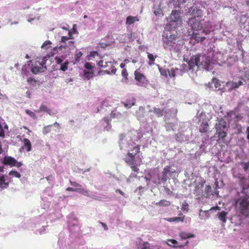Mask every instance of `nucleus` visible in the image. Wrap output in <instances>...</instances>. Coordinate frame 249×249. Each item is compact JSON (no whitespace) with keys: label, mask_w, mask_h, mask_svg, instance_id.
<instances>
[{"label":"nucleus","mask_w":249,"mask_h":249,"mask_svg":"<svg viewBox=\"0 0 249 249\" xmlns=\"http://www.w3.org/2000/svg\"><path fill=\"white\" fill-rule=\"evenodd\" d=\"M140 145H136L131 148L127 153L125 159V162L130 167L132 171L138 173L140 169L139 167L141 165L142 160L140 159V162L136 163V156L139 154L140 151Z\"/></svg>","instance_id":"nucleus-1"},{"label":"nucleus","mask_w":249,"mask_h":249,"mask_svg":"<svg viewBox=\"0 0 249 249\" xmlns=\"http://www.w3.org/2000/svg\"><path fill=\"white\" fill-rule=\"evenodd\" d=\"M246 189L243 188L241 194L243 196H240L237 201V203L239 206V209L240 213L246 217H249V196L248 192H246Z\"/></svg>","instance_id":"nucleus-2"},{"label":"nucleus","mask_w":249,"mask_h":249,"mask_svg":"<svg viewBox=\"0 0 249 249\" xmlns=\"http://www.w3.org/2000/svg\"><path fill=\"white\" fill-rule=\"evenodd\" d=\"M195 9L193 10L192 14L194 16L190 18L188 21V25L195 31H198L202 28L201 21L202 19V11L200 9H196V14Z\"/></svg>","instance_id":"nucleus-3"},{"label":"nucleus","mask_w":249,"mask_h":249,"mask_svg":"<svg viewBox=\"0 0 249 249\" xmlns=\"http://www.w3.org/2000/svg\"><path fill=\"white\" fill-rule=\"evenodd\" d=\"M178 36L176 34H167L166 36L163 38V46L165 49L170 50L176 51V44L178 42Z\"/></svg>","instance_id":"nucleus-4"},{"label":"nucleus","mask_w":249,"mask_h":249,"mask_svg":"<svg viewBox=\"0 0 249 249\" xmlns=\"http://www.w3.org/2000/svg\"><path fill=\"white\" fill-rule=\"evenodd\" d=\"M98 65L101 68L106 69L105 71L107 74H114L116 71L114 63L111 61H107L106 59H102L98 62Z\"/></svg>","instance_id":"nucleus-5"},{"label":"nucleus","mask_w":249,"mask_h":249,"mask_svg":"<svg viewBox=\"0 0 249 249\" xmlns=\"http://www.w3.org/2000/svg\"><path fill=\"white\" fill-rule=\"evenodd\" d=\"M175 173L176 171L171 170L170 166H166L161 174L158 176V179L160 182L165 183L169 178V176L172 177L173 174Z\"/></svg>","instance_id":"nucleus-6"},{"label":"nucleus","mask_w":249,"mask_h":249,"mask_svg":"<svg viewBox=\"0 0 249 249\" xmlns=\"http://www.w3.org/2000/svg\"><path fill=\"white\" fill-rule=\"evenodd\" d=\"M54 60L57 67H59L57 69H59L63 71H65L68 69L69 61L68 59H66L65 57L62 55L56 56Z\"/></svg>","instance_id":"nucleus-7"},{"label":"nucleus","mask_w":249,"mask_h":249,"mask_svg":"<svg viewBox=\"0 0 249 249\" xmlns=\"http://www.w3.org/2000/svg\"><path fill=\"white\" fill-rule=\"evenodd\" d=\"M179 14V11L174 10L170 15L171 20L170 21V25L173 26V28H177L182 23V19Z\"/></svg>","instance_id":"nucleus-8"},{"label":"nucleus","mask_w":249,"mask_h":249,"mask_svg":"<svg viewBox=\"0 0 249 249\" xmlns=\"http://www.w3.org/2000/svg\"><path fill=\"white\" fill-rule=\"evenodd\" d=\"M200 54H196L192 56L187 62L189 70H194L195 67L198 68V64L200 62Z\"/></svg>","instance_id":"nucleus-9"},{"label":"nucleus","mask_w":249,"mask_h":249,"mask_svg":"<svg viewBox=\"0 0 249 249\" xmlns=\"http://www.w3.org/2000/svg\"><path fill=\"white\" fill-rule=\"evenodd\" d=\"M6 177L4 174L0 175V190L7 188L11 181V178H6Z\"/></svg>","instance_id":"nucleus-10"},{"label":"nucleus","mask_w":249,"mask_h":249,"mask_svg":"<svg viewBox=\"0 0 249 249\" xmlns=\"http://www.w3.org/2000/svg\"><path fill=\"white\" fill-rule=\"evenodd\" d=\"M45 58V57H44L43 61H42L41 63H39V65H40L41 66L35 65L31 68V71L34 74H36L38 73V72H43L45 71V70H46V66H44L45 63L44 61H46Z\"/></svg>","instance_id":"nucleus-11"},{"label":"nucleus","mask_w":249,"mask_h":249,"mask_svg":"<svg viewBox=\"0 0 249 249\" xmlns=\"http://www.w3.org/2000/svg\"><path fill=\"white\" fill-rule=\"evenodd\" d=\"M16 163V159L12 157L5 156L2 160V163L5 165H8L10 166H14Z\"/></svg>","instance_id":"nucleus-12"},{"label":"nucleus","mask_w":249,"mask_h":249,"mask_svg":"<svg viewBox=\"0 0 249 249\" xmlns=\"http://www.w3.org/2000/svg\"><path fill=\"white\" fill-rule=\"evenodd\" d=\"M243 84V83L241 80H239L238 82L230 81L227 82L226 83L227 86H230L229 91H231L232 90L238 88L240 86H242Z\"/></svg>","instance_id":"nucleus-13"},{"label":"nucleus","mask_w":249,"mask_h":249,"mask_svg":"<svg viewBox=\"0 0 249 249\" xmlns=\"http://www.w3.org/2000/svg\"><path fill=\"white\" fill-rule=\"evenodd\" d=\"M179 215H181L182 216L165 218L164 220L170 222H175L178 223L183 222L185 219V215H183L182 213H180Z\"/></svg>","instance_id":"nucleus-14"},{"label":"nucleus","mask_w":249,"mask_h":249,"mask_svg":"<svg viewBox=\"0 0 249 249\" xmlns=\"http://www.w3.org/2000/svg\"><path fill=\"white\" fill-rule=\"evenodd\" d=\"M134 75L135 80L139 83H143L144 81H146V77L137 71L134 72Z\"/></svg>","instance_id":"nucleus-15"},{"label":"nucleus","mask_w":249,"mask_h":249,"mask_svg":"<svg viewBox=\"0 0 249 249\" xmlns=\"http://www.w3.org/2000/svg\"><path fill=\"white\" fill-rule=\"evenodd\" d=\"M226 122L223 119L219 121L218 123L216 124L215 128L216 131L225 130L226 128Z\"/></svg>","instance_id":"nucleus-16"},{"label":"nucleus","mask_w":249,"mask_h":249,"mask_svg":"<svg viewBox=\"0 0 249 249\" xmlns=\"http://www.w3.org/2000/svg\"><path fill=\"white\" fill-rule=\"evenodd\" d=\"M209 125L206 121L203 120L199 127V131L201 133H206L209 130Z\"/></svg>","instance_id":"nucleus-17"},{"label":"nucleus","mask_w":249,"mask_h":249,"mask_svg":"<svg viewBox=\"0 0 249 249\" xmlns=\"http://www.w3.org/2000/svg\"><path fill=\"white\" fill-rule=\"evenodd\" d=\"M181 72L182 71L180 69L178 68H172L171 71L169 70V71H168V74L170 77L174 78L177 74H181Z\"/></svg>","instance_id":"nucleus-18"},{"label":"nucleus","mask_w":249,"mask_h":249,"mask_svg":"<svg viewBox=\"0 0 249 249\" xmlns=\"http://www.w3.org/2000/svg\"><path fill=\"white\" fill-rule=\"evenodd\" d=\"M227 213L225 211H222L221 212L218 213V217L223 222L226 223L227 221Z\"/></svg>","instance_id":"nucleus-19"},{"label":"nucleus","mask_w":249,"mask_h":249,"mask_svg":"<svg viewBox=\"0 0 249 249\" xmlns=\"http://www.w3.org/2000/svg\"><path fill=\"white\" fill-rule=\"evenodd\" d=\"M36 112L39 113L41 112H47L49 114L51 115V110L47 107L45 105L42 104L39 109L36 111Z\"/></svg>","instance_id":"nucleus-20"},{"label":"nucleus","mask_w":249,"mask_h":249,"mask_svg":"<svg viewBox=\"0 0 249 249\" xmlns=\"http://www.w3.org/2000/svg\"><path fill=\"white\" fill-rule=\"evenodd\" d=\"M23 145L26 148L27 152H29L32 149V144L30 140L27 138H24L23 140Z\"/></svg>","instance_id":"nucleus-21"},{"label":"nucleus","mask_w":249,"mask_h":249,"mask_svg":"<svg viewBox=\"0 0 249 249\" xmlns=\"http://www.w3.org/2000/svg\"><path fill=\"white\" fill-rule=\"evenodd\" d=\"M167 242V244L169 246L174 248H181L183 247V245H178V242L175 239H168Z\"/></svg>","instance_id":"nucleus-22"},{"label":"nucleus","mask_w":249,"mask_h":249,"mask_svg":"<svg viewBox=\"0 0 249 249\" xmlns=\"http://www.w3.org/2000/svg\"><path fill=\"white\" fill-rule=\"evenodd\" d=\"M179 236L182 239H186L189 238L194 237L195 235L191 233H187L186 232L182 231L180 233Z\"/></svg>","instance_id":"nucleus-23"},{"label":"nucleus","mask_w":249,"mask_h":249,"mask_svg":"<svg viewBox=\"0 0 249 249\" xmlns=\"http://www.w3.org/2000/svg\"><path fill=\"white\" fill-rule=\"evenodd\" d=\"M171 204V203L170 201L165 199H161L158 202H157L156 205L159 206L167 207L170 206Z\"/></svg>","instance_id":"nucleus-24"},{"label":"nucleus","mask_w":249,"mask_h":249,"mask_svg":"<svg viewBox=\"0 0 249 249\" xmlns=\"http://www.w3.org/2000/svg\"><path fill=\"white\" fill-rule=\"evenodd\" d=\"M147 57L149 59L148 64L152 66L155 64V58L157 57V55L154 56L152 53H147Z\"/></svg>","instance_id":"nucleus-25"},{"label":"nucleus","mask_w":249,"mask_h":249,"mask_svg":"<svg viewBox=\"0 0 249 249\" xmlns=\"http://www.w3.org/2000/svg\"><path fill=\"white\" fill-rule=\"evenodd\" d=\"M192 37L194 39H195L197 42H202L205 39V37H200L199 35L196 33H193Z\"/></svg>","instance_id":"nucleus-26"},{"label":"nucleus","mask_w":249,"mask_h":249,"mask_svg":"<svg viewBox=\"0 0 249 249\" xmlns=\"http://www.w3.org/2000/svg\"><path fill=\"white\" fill-rule=\"evenodd\" d=\"M139 19L136 17L128 16L127 17L126 19V23L127 24H132L136 21H138Z\"/></svg>","instance_id":"nucleus-27"},{"label":"nucleus","mask_w":249,"mask_h":249,"mask_svg":"<svg viewBox=\"0 0 249 249\" xmlns=\"http://www.w3.org/2000/svg\"><path fill=\"white\" fill-rule=\"evenodd\" d=\"M153 112L156 114L157 117H160L163 115L164 109L160 108L154 107L153 108Z\"/></svg>","instance_id":"nucleus-28"},{"label":"nucleus","mask_w":249,"mask_h":249,"mask_svg":"<svg viewBox=\"0 0 249 249\" xmlns=\"http://www.w3.org/2000/svg\"><path fill=\"white\" fill-rule=\"evenodd\" d=\"M135 101L134 98L131 99V100H127L125 103H124V105L125 107L130 108L133 106L135 105Z\"/></svg>","instance_id":"nucleus-29"},{"label":"nucleus","mask_w":249,"mask_h":249,"mask_svg":"<svg viewBox=\"0 0 249 249\" xmlns=\"http://www.w3.org/2000/svg\"><path fill=\"white\" fill-rule=\"evenodd\" d=\"M94 72L93 71H84V77L87 80H89L94 76Z\"/></svg>","instance_id":"nucleus-30"},{"label":"nucleus","mask_w":249,"mask_h":249,"mask_svg":"<svg viewBox=\"0 0 249 249\" xmlns=\"http://www.w3.org/2000/svg\"><path fill=\"white\" fill-rule=\"evenodd\" d=\"M216 134L218 135V137L221 139H224L227 136V133L225 130L223 131H216Z\"/></svg>","instance_id":"nucleus-31"},{"label":"nucleus","mask_w":249,"mask_h":249,"mask_svg":"<svg viewBox=\"0 0 249 249\" xmlns=\"http://www.w3.org/2000/svg\"><path fill=\"white\" fill-rule=\"evenodd\" d=\"M78 191H77V192L79 193L80 194L85 196H89V191L87 190H85L84 189L81 188H77Z\"/></svg>","instance_id":"nucleus-32"},{"label":"nucleus","mask_w":249,"mask_h":249,"mask_svg":"<svg viewBox=\"0 0 249 249\" xmlns=\"http://www.w3.org/2000/svg\"><path fill=\"white\" fill-rule=\"evenodd\" d=\"M51 44H52V42L51 41L46 40L43 43V44L41 46V48L42 49H47L51 47Z\"/></svg>","instance_id":"nucleus-33"},{"label":"nucleus","mask_w":249,"mask_h":249,"mask_svg":"<svg viewBox=\"0 0 249 249\" xmlns=\"http://www.w3.org/2000/svg\"><path fill=\"white\" fill-rule=\"evenodd\" d=\"M25 112L27 114L29 115L33 119H34L35 120L37 119V116L34 112H33L29 109H26Z\"/></svg>","instance_id":"nucleus-34"},{"label":"nucleus","mask_w":249,"mask_h":249,"mask_svg":"<svg viewBox=\"0 0 249 249\" xmlns=\"http://www.w3.org/2000/svg\"><path fill=\"white\" fill-rule=\"evenodd\" d=\"M9 175L10 176H13L17 178H20L21 175L17 171L12 170L9 173Z\"/></svg>","instance_id":"nucleus-35"},{"label":"nucleus","mask_w":249,"mask_h":249,"mask_svg":"<svg viewBox=\"0 0 249 249\" xmlns=\"http://www.w3.org/2000/svg\"><path fill=\"white\" fill-rule=\"evenodd\" d=\"M52 126V125H49L44 127L43 129V134L46 135L47 134L50 133L51 131V127Z\"/></svg>","instance_id":"nucleus-36"},{"label":"nucleus","mask_w":249,"mask_h":249,"mask_svg":"<svg viewBox=\"0 0 249 249\" xmlns=\"http://www.w3.org/2000/svg\"><path fill=\"white\" fill-rule=\"evenodd\" d=\"M212 81H213V83L214 84V87L216 88L220 87V86H221V84H220V81L218 79H217L215 78H213Z\"/></svg>","instance_id":"nucleus-37"},{"label":"nucleus","mask_w":249,"mask_h":249,"mask_svg":"<svg viewBox=\"0 0 249 249\" xmlns=\"http://www.w3.org/2000/svg\"><path fill=\"white\" fill-rule=\"evenodd\" d=\"M159 70L160 72V74L162 75H163L165 77H167L168 75H169L168 74V71H169V70L160 69Z\"/></svg>","instance_id":"nucleus-38"},{"label":"nucleus","mask_w":249,"mask_h":249,"mask_svg":"<svg viewBox=\"0 0 249 249\" xmlns=\"http://www.w3.org/2000/svg\"><path fill=\"white\" fill-rule=\"evenodd\" d=\"M163 187H164V191L167 195H168L169 196H174L173 192L169 188H168L166 186H164Z\"/></svg>","instance_id":"nucleus-39"},{"label":"nucleus","mask_w":249,"mask_h":249,"mask_svg":"<svg viewBox=\"0 0 249 249\" xmlns=\"http://www.w3.org/2000/svg\"><path fill=\"white\" fill-rule=\"evenodd\" d=\"M174 124L172 123H166L165 127L167 131L173 130Z\"/></svg>","instance_id":"nucleus-40"},{"label":"nucleus","mask_w":249,"mask_h":249,"mask_svg":"<svg viewBox=\"0 0 249 249\" xmlns=\"http://www.w3.org/2000/svg\"><path fill=\"white\" fill-rule=\"evenodd\" d=\"M70 183L71 186H75L76 188H81L82 187L81 185L77 183L75 181H72L71 180H70Z\"/></svg>","instance_id":"nucleus-41"},{"label":"nucleus","mask_w":249,"mask_h":249,"mask_svg":"<svg viewBox=\"0 0 249 249\" xmlns=\"http://www.w3.org/2000/svg\"><path fill=\"white\" fill-rule=\"evenodd\" d=\"M27 82L29 83L32 84L33 85H35L36 83V81L34 78H33L32 77H29V78L27 79Z\"/></svg>","instance_id":"nucleus-42"},{"label":"nucleus","mask_w":249,"mask_h":249,"mask_svg":"<svg viewBox=\"0 0 249 249\" xmlns=\"http://www.w3.org/2000/svg\"><path fill=\"white\" fill-rule=\"evenodd\" d=\"M84 66L85 68L89 70H91V71L93 68V66H92L89 62L86 63Z\"/></svg>","instance_id":"nucleus-43"},{"label":"nucleus","mask_w":249,"mask_h":249,"mask_svg":"<svg viewBox=\"0 0 249 249\" xmlns=\"http://www.w3.org/2000/svg\"><path fill=\"white\" fill-rule=\"evenodd\" d=\"M122 75L124 78H125V79H127V76L128 74L127 71L126 69H123V70L122 71Z\"/></svg>","instance_id":"nucleus-44"},{"label":"nucleus","mask_w":249,"mask_h":249,"mask_svg":"<svg viewBox=\"0 0 249 249\" xmlns=\"http://www.w3.org/2000/svg\"><path fill=\"white\" fill-rule=\"evenodd\" d=\"M5 136V133L3 129V127L0 124V137L3 138Z\"/></svg>","instance_id":"nucleus-45"},{"label":"nucleus","mask_w":249,"mask_h":249,"mask_svg":"<svg viewBox=\"0 0 249 249\" xmlns=\"http://www.w3.org/2000/svg\"><path fill=\"white\" fill-rule=\"evenodd\" d=\"M26 69V66H25L24 67H23L22 69V73L25 75V76H28V74H29V71H27L25 70V69Z\"/></svg>","instance_id":"nucleus-46"},{"label":"nucleus","mask_w":249,"mask_h":249,"mask_svg":"<svg viewBox=\"0 0 249 249\" xmlns=\"http://www.w3.org/2000/svg\"><path fill=\"white\" fill-rule=\"evenodd\" d=\"M243 118V117L240 114H236L235 116V120L236 121H239Z\"/></svg>","instance_id":"nucleus-47"},{"label":"nucleus","mask_w":249,"mask_h":249,"mask_svg":"<svg viewBox=\"0 0 249 249\" xmlns=\"http://www.w3.org/2000/svg\"><path fill=\"white\" fill-rule=\"evenodd\" d=\"M66 191H71V192H76L78 191L77 188H72V187H68L66 189Z\"/></svg>","instance_id":"nucleus-48"},{"label":"nucleus","mask_w":249,"mask_h":249,"mask_svg":"<svg viewBox=\"0 0 249 249\" xmlns=\"http://www.w3.org/2000/svg\"><path fill=\"white\" fill-rule=\"evenodd\" d=\"M69 39H70V37H68L67 36H63L61 37V42L62 43H65Z\"/></svg>","instance_id":"nucleus-49"},{"label":"nucleus","mask_w":249,"mask_h":249,"mask_svg":"<svg viewBox=\"0 0 249 249\" xmlns=\"http://www.w3.org/2000/svg\"><path fill=\"white\" fill-rule=\"evenodd\" d=\"M238 130V133H240L242 132V126L241 124H237L236 126Z\"/></svg>","instance_id":"nucleus-50"},{"label":"nucleus","mask_w":249,"mask_h":249,"mask_svg":"<svg viewBox=\"0 0 249 249\" xmlns=\"http://www.w3.org/2000/svg\"><path fill=\"white\" fill-rule=\"evenodd\" d=\"M100 223L102 225V227L104 228L105 230L107 231L108 230V227L105 223L100 222Z\"/></svg>","instance_id":"nucleus-51"},{"label":"nucleus","mask_w":249,"mask_h":249,"mask_svg":"<svg viewBox=\"0 0 249 249\" xmlns=\"http://www.w3.org/2000/svg\"><path fill=\"white\" fill-rule=\"evenodd\" d=\"M116 117V113L114 111H112L110 114V119L115 118Z\"/></svg>","instance_id":"nucleus-52"},{"label":"nucleus","mask_w":249,"mask_h":249,"mask_svg":"<svg viewBox=\"0 0 249 249\" xmlns=\"http://www.w3.org/2000/svg\"><path fill=\"white\" fill-rule=\"evenodd\" d=\"M22 165V164L20 162L17 161V160H16V163H15V166L17 167H20Z\"/></svg>","instance_id":"nucleus-53"},{"label":"nucleus","mask_w":249,"mask_h":249,"mask_svg":"<svg viewBox=\"0 0 249 249\" xmlns=\"http://www.w3.org/2000/svg\"><path fill=\"white\" fill-rule=\"evenodd\" d=\"M111 120V119H110V118L108 119V117H105V118H104V121L106 122L107 124H109V122H110V121Z\"/></svg>","instance_id":"nucleus-54"},{"label":"nucleus","mask_w":249,"mask_h":249,"mask_svg":"<svg viewBox=\"0 0 249 249\" xmlns=\"http://www.w3.org/2000/svg\"><path fill=\"white\" fill-rule=\"evenodd\" d=\"M247 138L248 140H249V126L247 127Z\"/></svg>","instance_id":"nucleus-55"},{"label":"nucleus","mask_w":249,"mask_h":249,"mask_svg":"<svg viewBox=\"0 0 249 249\" xmlns=\"http://www.w3.org/2000/svg\"><path fill=\"white\" fill-rule=\"evenodd\" d=\"M68 37H70V39H72L73 37H72V33H71V31H69V33H68V36H67Z\"/></svg>","instance_id":"nucleus-56"},{"label":"nucleus","mask_w":249,"mask_h":249,"mask_svg":"<svg viewBox=\"0 0 249 249\" xmlns=\"http://www.w3.org/2000/svg\"><path fill=\"white\" fill-rule=\"evenodd\" d=\"M220 208L218 206H215V207H213L210 209V211L213 210H219Z\"/></svg>","instance_id":"nucleus-57"},{"label":"nucleus","mask_w":249,"mask_h":249,"mask_svg":"<svg viewBox=\"0 0 249 249\" xmlns=\"http://www.w3.org/2000/svg\"><path fill=\"white\" fill-rule=\"evenodd\" d=\"M144 109H144V107H139V111H140V112H144Z\"/></svg>","instance_id":"nucleus-58"},{"label":"nucleus","mask_w":249,"mask_h":249,"mask_svg":"<svg viewBox=\"0 0 249 249\" xmlns=\"http://www.w3.org/2000/svg\"><path fill=\"white\" fill-rule=\"evenodd\" d=\"M82 54V53L81 52H79L76 54V56L77 57H80Z\"/></svg>","instance_id":"nucleus-59"},{"label":"nucleus","mask_w":249,"mask_h":249,"mask_svg":"<svg viewBox=\"0 0 249 249\" xmlns=\"http://www.w3.org/2000/svg\"><path fill=\"white\" fill-rule=\"evenodd\" d=\"M248 168V165L247 163H245L244 164V169L246 170Z\"/></svg>","instance_id":"nucleus-60"},{"label":"nucleus","mask_w":249,"mask_h":249,"mask_svg":"<svg viewBox=\"0 0 249 249\" xmlns=\"http://www.w3.org/2000/svg\"><path fill=\"white\" fill-rule=\"evenodd\" d=\"M117 192H118L122 196H124V193L123 191H122L121 190H117Z\"/></svg>","instance_id":"nucleus-61"},{"label":"nucleus","mask_w":249,"mask_h":249,"mask_svg":"<svg viewBox=\"0 0 249 249\" xmlns=\"http://www.w3.org/2000/svg\"><path fill=\"white\" fill-rule=\"evenodd\" d=\"M4 171V167L3 166H0V172H3Z\"/></svg>","instance_id":"nucleus-62"},{"label":"nucleus","mask_w":249,"mask_h":249,"mask_svg":"<svg viewBox=\"0 0 249 249\" xmlns=\"http://www.w3.org/2000/svg\"><path fill=\"white\" fill-rule=\"evenodd\" d=\"M124 62L125 63H126V64H127V63H129L130 60H129L128 59H125L124 60Z\"/></svg>","instance_id":"nucleus-63"},{"label":"nucleus","mask_w":249,"mask_h":249,"mask_svg":"<svg viewBox=\"0 0 249 249\" xmlns=\"http://www.w3.org/2000/svg\"><path fill=\"white\" fill-rule=\"evenodd\" d=\"M55 126L59 127V124L57 123L56 122H55L53 124Z\"/></svg>","instance_id":"nucleus-64"}]
</instances>
